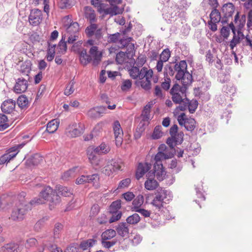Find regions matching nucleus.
<instances>
[{
  "instance_id": "864d4df0",
  "label": "nucleus",
  "mask_w": 252,
  "mask_h": 252,
  "mask_svg": "<svg viewBox=\"0 0 252 252\" xmlns=\"http://www.w3.org/2000/svg\"><path fill=\"white\" fill-rule=\"evenodd\" d=\"M132 86V82L130 80H124L121 85V88L123 91H127L129 90Z\"/></svg>"
},
{
  "instance_id": "412c9836",
  "label": "nucleus",
  "mask_w": 252,
  "mask_h": 252,
  "mask_svg": "<svg viewBox=\"0 0 252 252\" xmlns=\"http://www.w3.org/2000/svg\"><path fill=\"white\" fill-rule=\"evenodd\" d=\"M18 106L22 109H26L29 106V102L27 97L22 94L19 96L17 101Z\"/></svg>"
},
{
  "instance_id": "e433bc0d",
  "label": "nucleus",
  "mask_w": 252,
  "mask_h": 252,
  "mask_svg": "<svg viewBox=\"0 0 252 252\" xmlns=\"http://www.w3.org/2000/svg\"><path fill=\"white\" fill-rule=\"evenodd\" d=\"M124 8L120 9L119 7L116 5L112 7H109L108 9L105 10L106 14H108L111 16L121 14L123 12Z\"/></svg>"
},
{
  "instance_id": "bf43d9fd",
  "label": "nucleus",
  "mask_w": 252,
  "mask_h": 252,
  "mask_svg": "<svg viewBox=\"0 0 252 252\" xmlns=\"http://www.w3.org/2000/svg\"><path fill=\"white\" fill-rule=\"evenodd\" d=\"M146 62V57L144 55H140L136 60V63L138 67L142 66Z\"/></svg>"
},
{
  "instance_id": "4c0bfd02",
  "label": "nucleus",
  "mask_w": 252,
  "mask_h": 252,
  "mask_svg": "<svg viewBox=\"0 0 252 252\" xmlns=\"http://www.w3.org/2000/svg\"><path fill=\"white\" fill-rule=\"evenodd\" d=\"M65 35H63L57 46V49L59 50V52L63 54H64L67 50L66 42L65 41Z\"/></svg>"
},
{
  "instance_id": "c9c22d12",
  "label": "nucleus",
  "mask_w": 252,
  "mask_h": 252,
  "mask_svg": "<svg viewBox=\"0 0 252 252\" xmlns=\"http://www.w3.org/2000/svg\"><path fill=\"white\" fill-rule=\"evenodd\" d=\"M161 129L162 126H156L152 135V138L155 140L160 138L163 135Z\"/></svg>"
},
{
  "instance_id": "a19ab883",
  "label": "nucleus",
  "mask_w": 252,
  "mask_h": 252,
  "mask_svg": "<svg viewBox=\"0 0 252 252\" xmlns=\"http://www.w3.org/2000/svg\"><path fill=\"white\" fill-rule=\"evenodd\" d=\"M79 25L77 22H72L66 28V31L70 34L75 33L79 31Z\"/></svg>"
},
{
  "instance_id": "6ab92c4d",
  "label": "nucleus",
  "mask_w": 252,
  "mask_h": 252,
  "mask_svg": "<svg viewBox=\"0 0 252 252\" xmlns=\"http://www.w3.org/2000/svg\"><path fill=\"white\" fill-rule=\"evenodd\" d=\"M79 53L80 61L82 64L86 65L92 61V57L87 54L86 49H82Z\"/></svg>"
},
{
  "instance_id": "09e8293b",
  "label": "nucleus",
  "mask_w": 252,
  "mask_h": 252,
  "mask_svg": "<svg viewBox=\"0 0 252 252\" xmlns=\"http://www.w3.org/2000/svg\"><path fill=\"white\" fill-rule=\"evenodd\" d=\"M139 67L137 66H132L131 69L128 70L130 76L133 79L139 78Z\"/></svg>"
},
{
  "instance_id": "58836bf2",
  "label": "nucleus",
  "mask_w": 252,
  "mask_h": 252,
  "mask_svg": "<svg viewBox=\"0 0 252 252\" xmlns=\"http://www.w3.org/2000/svg\"><path fill=\"white\" fill-rule=\"evenodd\" d=\"M127 59V56L126 52L120 51L116 55V62L118 64H122L126 62Z\"/></svg>"
},
{
  "instance_id": "cd10ccee",
  "label": "nucleus",
  "mask_w": 252,
  "mask_h": 252,
  "mask_svg": "<svg viewBox=\"0 0 252 252\" xmlns=\"http://www.w3.org/2000/svg\"><path fill=\"white\" fill-rule=\"evenodd\" d=\"M145 130V123L144 122L140 121L136 130L134 133V137L135 139H138L142 135V133Z\"/></svg>"
},
{
  "instance_id": "aec40b11",
  "label": "nucleus",
  "mask_w": 252,
  "mask_h": 252,
  "mask_svg": "<svg viewBox=\"0 0 252 252\" xmlns=\"http://www.w3.org/2000/svg\"><path fill=\"white\" fill-rule=\"evenodd\" d=\"M43 157L39 154H35L27 160L29 165H37L42 162Z\"/></svg>"
},
{
  "instance_id": "423d86ee",
  "label": "nucleus",
  "mask_w": 252,
  "mask_h": 252,
  "mask_svg": "<svg viewBox=\"0 0 252 252\" xmlns=\"http://www.w3.org/2000/svg\"><path fill=\"white\" fill-rule=\"evenodd\" d=\"M16 102L12 99H8L4 100L1 105V109L4 114H11L12 118L10 119L14 121L19 118L17 112L15 110Z\"/></svg>"
},
{
  "instance_id": "39448f33",
  "label": "nucleus",
  "mask_w": 252,
  "mask_h": 252,
  "mask_svg": "<svg viewBox=\"0 0 252 252\" xmlns=\"http://www.w3.org/2000/svg\"><path fill=\"white\" fill-rule=\"evenodd\" d=\"M175 78L181 80L183 83L191 84L193 81L192 74L187 70V63L185 60L179 62V67L176 70Z\"/></svg>"
},
{
  "instance_id": "6e6552de",
  "label": "nucleus",
  "mask_w": 252,
  "mask_h": 252,
  "mask_svg": "<svg viewBox=\"0 0 252 252\" xmlns=\"http://www.w3.org/2000/svg\"><path fill=\"white\" fill-rule=\"evenodd\" d=\"M42 20V13L41 10L34 8L32 9L29 16V21L32 26H36L40 24Z\"/></svg>"
},
{
  "instance_id": "774afa93",
  "label": "nucleus",
  "mask_w": 252,
  "mask_h": 252,
  "mask_svg": "<svg viewBox=\"0 0 252 252\" xmlns=\"http://www.w3.org/2000/svg\"><path fill=\"white\" fill-rule=\"evenodd\" d=\"M112 215V217L109 220V223H112L120 220L122 215L121 212H115Z\"/></svg>"
},
{
  "instance_id": "69168bd1",
  "label": "nucleus",
  "mask_w": 252,
  "mask_h": 252,
  "mask_svg": "<svg viewBox=\"0 0 252 252\" xmlns=\"http://www.w3.org/2000/svg\"><path fill=\"white\" fill-rule=\"evenodd\" d=\"M165 78L164 81L161 83V88L165 91H168L170 87L171 80L169 78L167 77H166Z\"/></svg>"
},
{
  "instance_id": "0eeeda50",
  "label": "nucleus",
  "mask_w": 252,
  "mask_h": 252,
  "mask_svg": "<svg viewBox=\"0 0 252 252\" xmlns=\"http://www.w3.org/2000/svg\"><path fill=\"white\" fill-rule=\"evenodd\" d=\"M98 25L94 23H90L85 29V33L89 38H92L94 36L97 40H100L103 37L102 29L97 28Z\"/></svg>"
},
{
  "instance_id": "ea45409f",
  "label": "nucleus",
  "mask_w": 252,
  "mask_h": 252,
  "mask_svg": "<svg viewBox=\"0 0 252 252\" xmlns=\"http://www.w3.org/2000/svg\"><path fill=\"white\" fill-rule=\"evenodd\" d=\"M196 121L194 119L189 118L186 119L185 128L190 131H192L196 127Z\"/></svg>"
},
{
  "instance_id": "f3484780",
  "label": "nucleus",
  "mask_w": 252,
  "mask_h": 252,
  "mask_svg": "<svg viewBox=\"0 0 252 252\" xmlns=\"http://www.w3.org/2000/svg\"><path fill=\"white\" fill-rule=\"evenodd\" d=\"M85 17L90 23H94L97 22V18L94 10L90 6L85 7Z\"/></svg>"
},
{
  "instance_id": "393cba45",
  "label": "nucleus",
  "mask_w": 252,
  "mask_h": 252,
  "mask_svg": "<svg viewBox=\"0 0 252 252\" xmlns=\"http://www.w3.org/2000/svg\"><path fill=\"white\" fill-rule=\"evenodd\" d=\"M154 170L156 172V177L158 181H161L164 179L166 172L164 169L163 165L161 167H159V168L158 167H154Z\"/></svg>"
},
{
  "instance_id": "4be33fe9",
  "label": "nucleus",
  "mask_w": 252,
  "mask_h": 252,
  "mask_svg": "<svg viewBox=\"0 0 252 252\" xmlns=\"http://www.w3.org/2000/svg\"><path fill=\"white\" fill-rule=\"evenodd\" d=\"M59 124L57 119L50 121L47 125L46 131L50 133H53L57 130Z\"/></svg>"
},
{
  "instance_id": "f704fd0d",
  "label": "nucleus",
  "mask_w": 252,
  "mask_h": 252,
  "mask_svg": "<svg viewBox=\"0 0 252 252\" xmlns=\"http://www.w3.org/2000/svg\"><path fill=\"white\" fill-rule=\"evenodd\" d=\"M98 47L97 46H92L91 49H90L89 53L91 54V56L94 57V61H93V64L94 65H97L100 59L98 58Z\"/></svg>"
},
{
  "instance_id": "13d9d810",
  "label": "nucleus",
  "mask_w": 252,
  "mask_h": 252,
  "mask_svg": "<svg viewBox=\"0 0 252 252\" xmlns=\"http://www.w3.org/2000/svg\"><path fill=\"white\" fill-rule=\"evenodd\" d=\"M108 4L106 3H102V1L100 4V7H98L97 10L98 13L101 14L103 13V17H104L106 15H108V14H106L105 10L108 9L109 7H107Z\"/></svg>"
},
{
  "instance_id": "a211bd4d",
  "label": "nucleus",
  "mask_w": 252,
  "mask_h": 252,
  "mask_svg": "<svg viewBox=\"0 0 252 252\" xmlns=\"http://www.w3.org/2000/svg\"><path fill=\"white\" fill-rule=\"evenodd\" d=\"M235 11V6L231 2L223 5L221 11L225 17H231Z\"/></svg>"
},
{
  "instance_id": "20e7f679",
  "label": "nucleus",
  "mask_w": 252,
  "mask_h": 252,
  "mask_svg": "<svg viewBox=\"0 0 252 252\" xmlns=\"http://www.w3.org/2000/svg\"><path fill=\"white\" fill-rule=\"evenodd\" d=\"M155 195V196L151 204L159 211L165 208V206L172 199L170 191L162 188H158Z\"/></svg>"
},
{
  "instance_id": "1a4fd4ad",
  "label": "nucleus",
  "mask_w": 252,
  "mask_h": 252,
  "mask_svg": "<svg viewBox=\"0 0 252 252\" xmlns=\"http://www.w3.org/2000/svg\"><path fill=\"white\" fill-rule=\"evenodd\" d=\"M105 106H100L91 108L87 112L88 117L92 119H98L102 116L106 111Z\"/></svg>"
},
{
  "instance_id": "2eb2a0df",
  "label": "nucleus",
  "mask_w": 252,
  "mask_h": 252,
  "mask_svg": "<svg viewBox=\"0 0 252 252\" xmlns=\"http://www.w3.org/2000/svg\"><path fill=\"white\" fill-rule=\"evenodd\" d=\"M173 156V155H168L167 154H164L163 152L161 151L158 152L155 157V163H154V167H162V164L161 163V160L163 159H168L169 158H171Z\"/></svg>"
},
{
  "instance_id": "5701e85b",
  "label": "nucleus",
  "mask_w": 252,
  "mask_h": 252,
  "mask_svg": "<svg viewBox=\"0 0 252 252\" xmlns=\"http://www.w3.org/2000/svg\"><path fill=\"white\" fill-rule=\"evenodd\" d=\"M32 63L31 61H27L23 63L20 66V71L23 74L29 76L32 69Z\"/></svg>"
},
{
  "instance_id": "37998d69",
  "label": "nucleus",
  "mask_w": 252,
  "mask_h": 252,
  "mask_svg": "<svg viewBox=\"0 0 252 252\" xmlns=\"http://www.w3.org/2000/svg\"><path fill=\"white\" fill-rule=\"evenodd\" d=\"M121 200L119 199L113 201L110 206V211L112 213L118 212V210L121 207Z\"/></svg>"
},
{
  "instance_id": "0e129e2a",
  "label": "nucleus",
  "mask_w": 252,
  "mask_h": 252,
  "mask_svg": "<svg viewBox=\"0 0 252 252\" xmlns=\"http://www.w3.org/2000/svg\"><path fill=\"white\" fill-rule=\"evenodd\" d=\"M37 243V241L35 238H30L27 240L25 246L27 248H29L36 246Z\"/></svg>"
},
{
  "instance_id": "473e14b6",
  "label": "nucleus",
  "mask_w": 252,
  "mask_h": 252,
  "mask_svg": "<svg viewBox=\"0 0 252 252\" xmlns=\"http://www.w3.org/2000/svg\"><path fill=\"white\" fill-rule=\"evenodd\" d=\"M116 234L115 230L112 229H107L102 233L101 239H103V240H110L114 237Z\"/></svg>"
},
{
  "instance_id": "8fccbe9b",
  "label": "nucleus",
  "mask_w": 252,
  "mask_h": 252,
  "mask_svg": "<svg viewBox=\"0 0 252 252\" xmlns=\"http://www.w3.org/2000/svg\"><path fill=\"white\" fill-rule=\"evenodd\" d=\"M175 71L173 69V67L171 66V63L166 64L164 68V75L165 77L166 76L168 75L170 76H173L174 74Z\"/></svg>"
},
{
  "instance_id": "c85d7f7f",
  "label": "nucleus",
  "mask_w": 252,
  "mask_h": 252,
  "mask_svg": "<svg viewBox=\"0 0 252 252\" xmlns=\"http://www.w3.org/2000/svg\"><path fill=\"white\" fill-rule=\"evenodd\" d=\"M210 21L219 23L221 19L220 13L217 9H213L210 14Z\"/></svg>"
},
{
  "instance_id": "9d476101",
  "label": "nucleus",
  "mask_w": 252,
  "mask_h": 252,
  "mask_svg": "<svg viewBox=\"0 0 252 252\" xmlns=\"http://www.w3.org/2000/svg\"><path fill=\"white\" fill-rule=\"evenodd\" d=\"M28 87V83L27 80L23 78H20L16 80L14 87V91L17 94H21L25 92Z\"/></svg>"
},
{
  "instance_id": "9b49d317",
  "label": "nucleus",
  "mask_w": 252,
  "mask_h": 252,
  "mask_svg": "<svg viewBox=\"0 0 252 252\" xmlns=\"http://www.w3.org/2000/svg\"><path fill=\"white\" fill-rule=\"evenodd\" d=\"M67 130L69 135L73 137L79 136L84 132L83 127L76 123L69 125Z\"/></svg>"
},
{
  "instance_id": "6e6d98bb",
  "label": "nucleus",
  "mask_w": 252,
  "mask_h": 252,
  "mask_svg": "<svg viewBox=\"0 0 252 252\" xmlns=\"http://www.w3.org/2000/svg\"><path fill=\"white\" fill-rule=\"evenodd\" d=\"M219 80L221 83L227 82L229 80V73L228 72L220 73L219 76Z\"/></svg>"
},
{
  "instance_id": "4d7b16f0",
  "label": "nucleus",
  "mask_w": 252,
  "mask_h": 252,
  "mask_svg": "<svg viewBox=\"0 0 252 252\" xmlns=\"http://www.w3.org/2000/svg\"><path fill=\"white\" fill-rule=\"evenodd\" d=\"M117 243V241L113 240L111 241H107V240H103V239H101V244L102 246L106 249H109L111 247L115 245Z\"/></svg>"
},
{
  "instance_id": "603ef678",
  "label": "nucleus",
  "mask_w": 252,
  "mask_h": 252,
  "mask_svg": "<svg viewBox=\"0 0 252 252\" xmlns=\"http://www.w3.org/2000/svg\"><path fill=\"white\" fill-rule=\"evenodd\" d=\"M101 172L109 176L112 175L114 172L113 167L112 166V165H110L109 163L101 169Z\"/></svg>"
},
{
  "instance_id": "f8f14e48",
  "label": "nucleus",
  "mask_w": 252,
  "mask_h": 252,
  "mask_svg": "<svg viewBox=\"0 0 252 252\" xmlns=\"http://www.w3.org/2000/svg\"><path fill=\"white\" fill-rule=\"evenodd\" d=\"M87 155L90 163L94 166H98L100 162L99 156L94 153V151L92 150V148L89 147L87 150Z\"/></svg>"
},
{
  "instance_id": "3c124183",
  "label": "nucleus",
  "mask_w": 252,
  "mask_h": 252,
  "mask_svg": "<svg viewBox=\"0 0 252 252\" xmlns=\"http://www.w3.org/2000/svg\"><path fill=\"white\" fill-rule=\"evenodd\" d=\"M120 33L118 32L114 34H108L107 41L109 43H115L119 39Z\"/></svg>"
},
{
  "instance_id": "052dcab7",
  "label": "nucleus",
  "mask_w": 252,
  "mask_h": 252,
  "mask_svg": "<svg viewBox=\"0 0 252 252\" xmlns=\"http://www.w3.org/2000/svg\"><path fill=\"white\" fill-rule=\"evenodd\" d=\"M241 40L240 37L236 36V35L233 36L232 39L230 41L229 46L231 50H233L234 48L239 43H240Z\"/></svg>"
},
{
  "instance_id": "c756f323",
  "label": "nucleus",
  "mask_w": 252,
  "mask_h": 252,
  "mask_svg": "<svg viewBox=\"0 0 252 252\" xmlns=\"http://www.w3.org/2000/svg\"><path fill=\"white\" fill-rule=\"evenodd\" d=\"M158 184L154 179H149L145 183V187L148 190H154L156 189Z\"/></svg>"
},
{
  "instance_id": "4468645a",
  "label": "nucleus",
  "mask_w": 252,
  "mask_h": 252,
  "mask_svg": "<svg viewBox=\"0 0 252 252\" xmlns=\"http://www.w3.org/2000/svg\"><path fill=\"white\" fill-rule=\"evenodd\" d=\"M151 168V164L147 162L145 164L139 163L136 173V178L140 179Z\"/></svg>"
},
{
  "instance_id": "f257e3e1",
  "label": "nucleus",
  "mask_w": 252,
  "mask_h": 252,
  "mask_svg": "<svg viewBox=\"0 0 252 252\" xmlns=\"http://www.w3.org/2000/svg\"><path fill=\"white\" fill-rule=\"evenodd\" d=\"M25 196L26 193L22 192L17 196V201L11 215V219L14 221L22 220L27 212L32 209V206L43 204V199L39 196L30 201L25 198Z\"/></svg>"
},
{
  "instance_id": "f03ea898",
  "label": "nucleus",
  "mask_w": 252,
  "mask_h": 252,
  "mask_svg": "<svg viewBox=\"0 0 252 252\" xmlns=\"http://www.w3.org/2000/svg\"><path fill=\"white\" fill-rule=\"evenodd\" d=\"M72 194L70 190L66 187L60 186L58 188V192H57L50 187L47 186L40 192L39 197L43 199V204L45 201L48 202L49 209L52 210L60 203V195L67 197Z\"/></svg>"
},
{
  "instance_id": "72a5a7b5",
  "label": "nucleus",
  "mask_w": 252,
  "mask_h": 252,
  "mask_svg": "<svg viewBox=\"0 0 252 252\" xmlns=\"http://www.w3.org/2000/svg\"><path fill=\"white\" fill-rule=\"evenodd\" d=\"M144 203V196L139 194L134 199L132 202V205L133 206L132 210H136L137 208H140L141 205Z\"/></svg>"
},
{
  "instance_id": "49530a36",
  "label": "nucleus",
  "mask_w": 252,
  "mask_h": 252,
  "mask_svg": "<svg viewBox=\"0 0 252 252\" xmlns=\"http://www.w3.org/2000/svg\"><path fill=\"white\" fill-rule=\"evenodd\" d=\"M75 83V81L73 79L70 81V82L68 85H67L64 92V94L65 95L68 96L74 92V89L73 88V87Z\"/></svg>"
},
{
  "instance_id": "dca6fc26",
  "label": "nucleus",
  "mask_w": 252,
  "mask_h": 252,
  "mask_svg": "<svg viewBox=\"0 0 252 252\" xmlns=\"http://www.w3.org/2000/svg\"><path fill=\"white\" fill-rule=\"evenodd\" d=\"M116 230L119 235L122 237H127L129 234L128 226L126 222H120L117 226Z\"/></svg>"
},
{
  "instance_id": "79ce46f5",
  "label": "nucleus",
  "mask_w": 252,
  "mask_h": 252,
  "mask_svg": "<svg viewBox=\"0 0 252 252\" xmlns=\"http://www.w3.org/2000/svg\"><path fill=\"white\" fill-rule=\"evenodd\" d=\"M63 225L60 223H56L54 226V238L58 239L61 236V232L63 229Z\"/></svg>"
},
{
  "instance_id": "7c9ffc66",
  "label": "nucleus",
  "mask_w": 252,
  "mask_h": 252,
  "mask_svg": "<svg viewBox=\"0 0 252 252\" xmlns=\"http://www.w3.org/2000/svg\"><path fill=\"white\" fill-rule=\"evenodd\" d=\"M18 154V152L16 153L10 154L6 153L0 157V165L3 164L8 162L11 159L14 158Z\"/></svg>"
},
{
  "instance_id": "e2e57ef3",
  "label": "nucleus",
  "mask_w": 252,
  "mask_h": 252,
  "mask_svg": "<svg viewBox=\"0 0 252 252\" xmlns=\"http://www.w3.org/2000/svg\"><path fill=\"white\" fill-rule=\"evenodd\" d=\"M220 32L224 38L227 39L230 34L229 28L226 26H223L220 29Z\"/></svg>"
},
{
  "instance_id": "ddd939ff",
  "label": "nucleus",
  "mask_w": 252,
  "mask_h": 252,
  "mask_svg": "<svg viewBox=\"0 0 252 252\" xmlns=\"http://www.w3.org/2000/svg\"><path fill=\"white\" fill-rule=\"evenodd\" d=\"M98 238V235L95 234L93 235L92 238L82 241L79 245L80 248L83 250H86L89 248L93 247L96 244Z\"/></svg>"
},
{
  "instance_id": "2f4dec72",
  "label": "nucleus",
  "mask_w": 252,
  "mask_h": 252,
  "mask_svg": "<svg viewBox=\"0 0 252 252\" xmlns=\"http://www.w3.org/2000/svg\"><path fill=\"white\" fill-rule=\"evenodd\" d=\"M140 220V217L137 213H134L128 217L126 219V224L134 225L138 223Z\"/></svg>"
},
{
  "instance_id": "a18cd8bd",
  "label": "nucleus",
  "mask_w": 252,
  "mask_h": 252,
  "mask_svg": "<svg viewBox=\"0 0 252 252\" xmlns=\"http://www.w3.org/2000/svg\"><path fill=\"white\" fill-rule=\"evenodd\" d=\"M18 248V245L14 243L7 244L3 247L6 252H14Z\"/></svg>"
},
{
  "instance_id": "bb28decb",
  "label": "nucleus",
  "mask_w": 252,
  "mask_h": 252,
  "mask_svg": "<svg viewBox=\"0 0 252 252\" xmlns=\"http://www.w3.org/2000/svg\"><path fill=\"white\" fill-rule=\"evenodd\" d=\"M198 101L196 100H193L190 101V100L188 98V102H187V104H185V111L188 107L190 113H193L198 106Z\"/></svg>"
},
{
  "instance_id": "a878e982",
  "label": "nucleus",
  "mask_w": 252,
  "mask_h": 252,
  "mask_svg": "<svg viewBox=\"0 0 252 252\" xmlns=\"http://www.w3.org/2000/svg\"><path fill=\"white\" fill-rule=\"evenodd\" d=\"M151 105L152 104H148L144 106L142 113L141 115L142 121H148L150 120V113L151 112Z\"/></svg>"
},
{
  "instance_id": "de8ad7c7",
  "label": "nucleus",
  "mask_w": 252,
  "mask_h": 252,
  "mask_svg": "<svg viewBox=\"0 0 252 252\" xmlns=\"http://www.w3.org/2000/svg\"><path fill=\"white\" fill-rule=\"evenodd\" d=\"M170 51L168 48L164 49L160 55L159 59L164 61L167 62L170 57Z\"/></svg>"
},
{
  "instance_id": "680f3d73",
  "label": "nucleus",
  "mask_w": 252,
  "mask_h": 252,
  "mask_svg": "<svg viewBox=\"0 0 252 252\" xmlns=\"http://www.w3.org/2000/svg\"><path fill=\"white\" fill-rule=\"evenodd\" d=\"M175 145L181 144L183 141L184 133L183 132H178L176 135H174Z\"/></svg>"
},
{
  "instance_id": "c03bdc74",
  "label": "nucleus",
  "mask_w": 252,
  "mask_h": 252,
  "mask_svg": "<svg viewBox=\"0 0 252 252\" xmlns=\"http://www.w3.org/2000/svg\"><path fill=\"white\" fill-rule=\"evenodd\" d=\"M113 128L115 136L117 135H123V129L121 128L120 124L118 121H115L114 122Z\"/></svg>"
},
{
  "instance_id": "5fc2aeb1",
  "label": "nucleus",
  "mask_w": 252,
  "mask_h": 252,
  "mask_svg": "<svg viewBox=\"0 0 252 252\" xmlns=\"http://www.w3.org/2000/svg\"><path fill=\"white\" fill-rule=\"evenodd\" d=\"M132 211L140 213L142 216H143L145 218L149 217L151 214V211L146 210L145 209L141 208V207H137L136 210H132Z\"/></svg>"
},
{
  "instance_id": "7ed1b4c3",
  "label": "nucleus",
  "mask_w": 252,
  "mask_h": 252,
  "mask_svg": "<svg viewBox=\"0 0 252 252\" xmlns=\"http://www.w3.org/2000/svg\"><path fill=\"white\" fill-rule=\"evenodd\" d=\"M182 86L175 83L170 91V94L172 95V100L175 104H179L175 109L176 111L180 110L184 111L185 104L188 102V98L187 97V92L189 87L191 84L183 83Z\"/></svg>"
},
{
  "instance_id": "338daca9",
  "label": "nucleus",
  "mask_w": 252,
  "mask_h": 252,
  "mask_svg": "<svg viewBox=\"0 0 252 252\" xmlns=\"http://www.w3.org/2000/svg\"><path fill=\"white\" fill-rule=\"evenodd\" d=\"M141 87L146 91H149L151 88V83L150 80H146L145 81H141Z\"/></svg>"
},
{
  "instance_id": "b1692460",
  "label": "nucleus",
  "mask_w": 252,
  "mask_h": 252,
  "mask_svg": "<svg viewBox=\"0 0 252 252\" xmlns=\"http://www.w3.org/2000/svg\"><path fill=\"white\" fill-rule=\"evenodd\" d=\"M75 2V0H60L58 5L60 9H63L71 7Z\"/></svg>"
}]
</instances>
